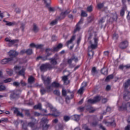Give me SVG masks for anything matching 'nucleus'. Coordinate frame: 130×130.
Listing matches in <instances>:
<instances>
[{"label":"nucleus","mask_w":130,"mask_h":130,"mask_svg":"<svg viewBox=\"0 0 130 130\" xmlns=\"http://www.w3.org/2000/svg\"><path fill=\"white\" fill-rule=\"evenodd\" d=\"M26 53L27 55H31L33 53V51L31 49H28L26 50Z\"/></svg>","instance_id":"nucleus-36"},{"label":"nucleus","mask_w":130,"mask_h":130,"mask_svg":"<svg viewBox=\"0 0 130 130\" xmlns=\"http://www.w3.org/2000/svg\"><path fill=\"white\" fill-rule=\"evenodd\" d=\"M72 99L71 98L69 97V96H66V103H67L68 104L70 103V100Z\"/></svg>","instance_id":"nucleus-61"},{"label":"nucleus","mask_w":130,"mask_h":130,"mask_svg":"<svg viewBox=\"0 0 130 130\" xmlns=\"http://www.w3.org/2000/svg\"><path fill=\"white\" fill-rule=\"evenodd\" d=\"M6 89V86L3 85H0V91H5Z\"/></svg>","instance_id":"nucleus-46"},{"label":"nucleus","mask_w":130,"mask_h":130,"mask_svg":"<svg viewBox=\"0 0 130 130\" xmlns=\"http://www.w3.org/2000/svg\"><path fill=\"white\" fill-rule=\"evenodd\" d=\"M16 24L15 22H9L8 21L7 23H6V25L7 26H14V25Z\"/></svg>","instance_id":"nucleus-37"},{"label":"nucleus","mask_w":130,"mask_h":130,"mask_svg":"<svg viewBox=\"0 0 130 130\" xmlns=\"http://www.w3.org/2000/svg\"><path fill=\"white\" fill-rule=\"evenodd\" d=\"M24 53H26V50H22L20 51L19 54H21V55H23V54H24Z\"/></svg>","instance_id":"nucleus-63"},{"label":"nucleus","mask_w":130,"mask_h":130,"mask_svg":"<svg viewBox=\"0 0 130 130\" xmlns=\"http://www.w3.org/2000/svg\"><path fill=\"white\" fill-rule=\"evenodd\" d=\"M83 92H84V87H82L78 91V93L79 94H83Z\"/></svg>","instance_id":"nucleus-49"},{"label":"nucleus","mask_w":130,"mask_h":130,"mask_svg":"<svg viewBox=\"0 0 130 130\" xmlns=\"http://www.w3.org/2000/svg\"><path fill=\"white\" fill-rule=\"evenodd\" d=\"M20 84L22 87L26 86V83H25V82L23 81V80H21L20 83L17 82V87H19V86H20Z\"/></svg>","instance_id":"nucleus-35"},{"label":"nucleus","mask_w":130,"mask_h":130,"mask_svg":"<svg viewBox=\"0 0 130 130\" xmlns=\"http://www.w3.org/2000/svg\"><path fill=\"white\" fill-rule=\"evenodd\" d=\"M83 128L85 130H91V129H90V128H89V127L88 126H87V125H84L83 126Z\"/></svg>","instance_id":"nucleus-64"},{"label":"nucleus","mask_w":130,"mask_h":130,"mask_svg":"<svg viewBox=\"0 0 130 130\" xmlns=\"http://www.w3.org/2000/svg\"><path fill=\"white\" fill-rule=\"evenodd\" d=\"M94 55V51L92 50V49H88V56L89 59H91L93 58V56Z\"/></svg>","instance_id":"nucleus-25"},{"label":"nucleus","mask_w":130,"mask_h":130,"mask_svg":"<svg viewBox=\"0 0 130 130\" xmlns=\"http://www.w3.org/2000/svg\"><path fill=\"white\" fill-rule=\"evenodd\" d=\"M31 30L34 33H38V32H39V27H38L37 24H33Z\"/></svg>","instance_id":"nucleus-15"},{"label":"nucleus","mask_w":130,"mask_h":130,"mask_svg":"<svg viewBox=\"0 0 130 130\" xmlns=\"http://www.w3.org/2000/svg\"><path fill=\"white\" fill-rule=\"evenodd\" d=\"M73 118L75 121H79V120H80V118H81V115H74L73 116Z\"/></svg>","instance_id":"nucleus-31"},{"label":"nucleus","mask_w":130,"mask_h":130,"mask_svg":"<svg viewBox=\"0 0 130 130\" xmlns=\"http://www.w3.org/2000/svg\"><path fill=\"white\" fill-rule=\"evenodd\" d=\"M45 115V116H47L48 115H52V116H54V117H58V116H59V115H60V112H59V111H57L52 114H49Z\"/></svg>","instance_id":"nucleus-18"},{"label":"nucleus","mask_w":130,"mask_h":130,"mask_svg":"<svg viewBox=\"0 0 130 130\" xmlns=\"http://www.w3.org/2000/svg\"><path fill=\"white\" fill-rule=\"evenodd\" d=\"M46 51V54L47 56H50L51 55V52H52V49L50 48H47L45 50Z\"/></svg>","instance_id":"nucleus-24"},{"label":"nucleus","mask_w":130,"mask_h":130,"mask_svg":"<svg viewBox=\"0 0 130 130\" xmlns=\"http://www.w3.org/2000/svg\"><path fill=\"white\" fill-rule=\"evenodd\" d=\"M124 88L125 89V91H127L126 89L130 87V79L128 80L126 82L123 84Z\"/></svg>","instance_id":"nucleus-23"},{"label":"nucleus","mask_w":130,"mask_h":130,"mask_svg":"<svg viewBox=\"0 0 130 130\" xmlns=\"http://www.w3.org/2000/svg\"><path fill=\"white\" fill-rule=\"evenodd\" d=\"M87 12H89V13H91L93 11V6H90L87 7Z\"/></svg>","instance_id":"nucleus-47"},{"label":"nucleus","mask_w":130,"mask_h":130,"mask_svg":"<svg viewBox=\"0 0 130 130\" xmlns=\"http://www.w3.org/2000/svg\"><path fill=\"white\" fill-rule=\"evenodd\" d=\"M81 16V17H87V16H88V14H87L85 12L82 10Z\"/></svg>","instance_id":"nucleus-51"},{"label":"nucleus","mask_w":130,"mask_h":130,"mask_svg":"<svg viewBox=\"0 0 130 130\" xmlns=\"http://www.w3.org/2000/svg\"><path fill=\"white\" fill-rule=\"evenodd\" d=\"M93 21V17L92 16H89L88 18L87 22L88 23H91Z\"/></svg>","instance_id":"nucleus-57"},{"label":"nucleus","mask_w":130,"mask_h":130,"mask_svg":"<svg viewBox=\"0 0 130 130\" xmlns=\"http://www.w3.org/2000/svg\"><path fill=\"white\" fill-rule=\"evenodd\" d=\"M11 110L13 111L14 114H17V108L16 107H12L11 108Z\"/></svg>","instance_id":"nucleus-58"},{"label":"nucleus","mask_w":130,"mask_h":130,"mask_svg":"<svg viewBox=\"0 0 130 130\" xmlns=\"http://www.w3.org/2000/svg\"><path fill=\"white\" fill-rule=\"evenodd\" d=\"M53 93L56 96H59V95H60V92H59V90H54Z\"/></svg>","instance_id":"nucleus-44"},{"label":"nucleus","mask_w":130,"mask_h":130,"mask_svg":"<svg viewBox=\"0 0 130 130\" xmlns=\"http://www.w3.org/2000/svg\"><path fill=\"white\" fill-rule=\"evenodd\" d=\"M83 22H84V19L83 18H81L80 21L76 25V28L74 31V33H76V32H79V31L81 30V24H83Z\"/></svg>","instance_id":"nucleus-6"},{"label":"nucleus","mask_w":130,"mask_h":130,"mask_svg":"<svg viewBox=\"0 0 130 130\" xmlns=\"http://www.w3.org/2000/svg\"><path fill=\"white\" fill-rule=\"evenodd\" d=\"M98 8L99 10H101L103 7H104V3H100L97 5Z\"/></svg>","instance_id":"nucleus-39"},{"label":"nucleus","mask_w":130,"mask_h":130,"mask_svg":"<svg viewBox=\"0 0 130 130\" xmlns=\"http://www.w3.org/2000/svg\"><path fill=\"white\" fill-rule=\"evenodd\" d=\"M42 79L43 81V83L45 85L46 89L48 92H50L52 89L51 86H50V83H51V78L50 77H42Z\"/></svg>","instance_id":"nucleus-1"},{"label":"nucleus","mask_w":130,"mask_h":130,"mask_svg":"<svg viewBox=\"0 0 130 130\" xmlns=\"http://www.w3.org/2000/svg\"><path fill=\"white\" fill-rule=\"evenodd\" d=\"M68 77H69V75L65 76L63 77L62 78V81H63V82H64V85H68V84H70V81H69V80L68 79Z\"/></svg>","instance_id":"nucleus-22"},{"label":"nucleus","mask_w":130,"mask_h":130,"mask_svg":"<svg viewBox=\"0 0 130 130\" xmlns=\"http://www.w3.org/2000/svg\"><path fill=\"white\" fill-rule=\"evenodd\" d=\"M9 58H11V61L13 64L17 62V51L16 50H11L8 52Z\"/></svg>","instance_id":"nucleus-3"},{"label":"nucleus","mask_w":130,"mask_h":130,"mask_svg":"<svg viewBox=\"0 0 130 130\" xmlns=\"http://www.w3.org/2000/svg\"><path fill=\"white\" fill-rule=\"evenodd\" d=\"M113 39L114 40H117V39H118V35L116 34H114L113 35Z\"/></svg>","instance_id":"nucleus-52"},{"label":"nucleus","mask_w":130,"mask_h":130,"mask_svg":"<svg viewBox=\"0 0 130 130\" xmlns=\"http://www.w3.org/2000/svg\"><path fill=\"white\" fill-rule=\"evenodd\" d=\"M55 66H52L51 64L49 63H46L45 64H42L40 67V70L41 72H45V71H47L48 70H49L50 71L51 70H52V69H55Z\"/></svg>","instance_id":"nucleus-4"},{"label":"nucleus","mask_w":130,"mask_h":130,"mask_svg":"<svg viewBox=\"0 0 130 130\" xmlns=\"http://www.w3.org/2000/svg\"><path fill=\"white\" fill-rule=\"evenodd\" d=\"M91 73L92 75H95V74H98L97 70L96 69V67H93L91 70Z\"/></svg>","instance_id":"nucleus-40"},{"label":"nucleus","mask_w":130,"mask_h":130,"mask_svg":"<svg viewBox=\"0 0 130 130\" xmlns=\"http://www.w3.org/2000/svg\"><path fill=\"white\" fill-rule=\"evenodd\" d=\"M94 42L92 43L91 41H90V46L88 47V50L91 49H96L98 47V38L96 37L94 38Z\"/></svg>","instance_id":"nucleus-5"},{"label":"nucleus","mask_w":130,"mask_h":130,"mask_svg":"<svg viewBox=\"0 0 130 130\" xmlns=\"http://www.w3.org/2000/svg\"><path fill=\"white\" fill-rule=\"evenodd\" d=\"M123 98L125 101H128L130 100V92L128 90H124L123 94Z\"/></svg>","instance_id":"nucleus-10"},{"label":"nucleus","mask_w":130,"mask_h":130,"mask_svg":"<svg viewBox=\"0 0 130 130\" xmlns=\"http://www.w3.org/2000/svg\"><path fill=\"white\" fill-rule=\"evenodd\" d=\"M28 83H29V84H32V83L34 82V78H33V77L31 76L30 77H29L28 79Z\"/></svg>","instance_id":"nucleus-42"},{"label":"nucleus","mask_w":130,"mask_h":130,"mask_svg":"<svg viewBox=\"0 0 130 130\" xmlns=\"http://www.w3.org/2000/svg\"><path fill=\"white\" fill-rule=\"evenodd\" d=\"M63 119L64 121H69L71 119V118L69 116H65L63 117Z\"/></svg>","instance_id":"nucleus-53"},{"label":"nucleus","mask_w":130,"mask_h":130,"mask_svg":"<svg viewBox=\"0 0 130 130\" xmlns=\"http://www.w3.org/2000/svg\"><path fill=\"white\" fill-rule=\"evenodd\" d=\"M25 25L26 24L25 23H21L20 24V29H21L22 32H24V31H25L24 30H25Z\"/></svg>","instance_id":"nucleus-38"},{"label":"nucleus","mask_w":130,"mask_h":130,"mask_svg":"<svg viewBox=\"0 0 130 130\" xmlns=\"http://www.w3.org/2000/svg\"><path fill=\"white\" fill-rule=\"evenodd\" d=\"M118 110L119 111H127V112H130V103L123 102L121 106L119 107Z\"/></svg>","instance_id":"nucleus-2"},{"label":"nucleus","mask_w":130,"mask_h":130,"mask_svg":"<svg viewBox=\"0 0 130 130\" xmlns=\"http://www.w3.org/2000/svg\"><path fill=\"white\" fill-rule=\"evenodd\" d=\"M117 14L116 13L111 14L110 18V22L112 23L115 22V21H117Z\"/></svg>","instance_id":"nucleus-12"},{"label":"nucleus","mask_w":130,"mask_h":130,"mask_svg":"<svg viewBox=\"0 0 130 130\" xmlns=\"http://www.w3.org/2000/svg\"><path fill=\"white\" fill-rule=\"evenodd\" d=\"M44 4L46 8H49L51 1L50 0H44Z\"/></svg>","instance_id":"nucleus-28"},{"label":"nucleus","mask_w":130,"mask_h":130,"mask_svg":"<svg viewBox=\"0 0 130 130\" xmlns=\"http://www.w3.org/2000/svg\"><path fill=\"white\" fill-rule=\"evenodd\" d=\"M103 123H105V124H106L107 126H109V125H111L112 126H113L114 127H115V122H114V120L113 122H107L106 120L103 121Z\"/></svg>","instance_id":"nucleus-17"},{"label":"nucleus","mask_w":130,"mask_h":130,"mask_svg":"<svg viewBox=\"0 0 130 130\" xmlns=\"http://www.w3.org/2000/svg\"><path fill=\"white\" fill-rule=\"evenodd\" d=\"M28 126H30V127H34V125H35V123L33 122H30L28 123Z\"/></svg>","instance_id":"nucleus-50"},{"label":"nucleus","mask_w":130,"mask_h":130,"mask_svg":"<svg viewBox=\"0 0 130 130\" xmlns=\"http://www.w3.org/2000/svg\"><path fill=\"white\" fill-rule=\"evenodd\" d=\"M17 70H21L18 72V75H20V76H25V69L23 67H17Z\"/></svg>","instance_id":"nucleus-16"},{"label":"nucleus","mask_w":130,"mask_h":130,"mask_svg":"<svg viewBox=\"0 0 130 130\" xmlns=\"http://www.w3.org/2000/svg\"><path fill=\"white\" fill-rule=\"evenodd\" d=\"M7 73L9 76H12L13 75V71L8 70L7 71Z\"/></svg>","instance_id":"nucleus-60"},{"label":"nucleus","mask_w":130,"mask_h":130,"mask_svg":"<svg viewBox=\"0 0 130 130\" xmlns=\"http://www.w3.org/2000/svg\"><path fill=\"white\" fill-rule=\"evenodd\" d=\"M43 46H44V45L42 44L36 45V48H37V49H39L40 48H42V47H43Z\"/></svg>","instance_id":"nucleus-56"},{"label":"nucleus","mask_w":130,"mask_h":130,"mask_svg":"<svg viewBox=\"0 0 130 130\" xmlns=\"http://www.w3.org/2000/svg\"><path fill=\"white\" fill-rule=\"evenodd\" d=\"M63 126L62 124H61V123H59L57 125L55 126V128L56 130H61L63 128Z\"/></svg>","instance_id":"nucleus-33"},{"label":"nucleus","mask_w":130,"mask_h":130,"mask_svg":"<svg viewBox=\"0 0 130 130\" xmlns=\"http://www.w3.org/2000/svg\"><path fill=\"white\" fill-rule=\"evenodd\" d=\"M17 116H20V117H24V115H23V113L20 112L18 109L17 110Z\"/></svg>","instance_id":"nucleus-45"},{"label":"nucleus","mask_w":130,"mask_h":130,"mask_svg":"<svg viewBox=\"0 0 130 130\" xmlns=\"http://www.w3.org/2000/svg\"><path fill=\"white\" fill-rule=\"evenodd\" d=\"M127 46H128V42H127V41H123L119 44V47L121 49H124V48H126Z\"/></svg>","instance_id":"nucleus-13"},{"label":"nucleus","mask_w":130,"mask_h":130,"mask_svg":"<svg viewBox=\"0 0 130 130\" xmlns=\"http://www.w3.org/2000/svg\"><path fill=\"white\" fill-rule=\"evenodd\" d=\"M25 115H26L27 116H30V111H29V110H26L25 111Z\"/></svg>","instance_id":"nucleus-62"},{"label":"nucleus","mask_w":130,"mask_h":130,"mask_svg":"<svg viewBox=\"0 0 130 130\" xmlns=\"http://www.w3.org/2000/svg\"><path fill=\"white\" fill-rule=\"evenodd\" d=\"M101 100V97L99 96H95L93 99H89L88 100V102L90 104H95L97 102H99Z\"/></svg>","instance_id":"nucleus-8"},{"label":"nucleus","mask_w":130,"mask_h":130,"mask_svg":"<svg viewBox=\"0 0 130 130\" xmlns=\"http://www.w3.org/2000/svg\"><path fill=\"white\" fill-rule=\"evenodd\" d=\"M71 12H72V11L68 9V10L65 11L64 12H61L60 13V17L58 18V19L59 20L64 19V18H66V16H67V15H69V14H70L71 13Z\"/></svg>","instance_id":"nucleus-9"},{"label":"nucleus","mask_w":130,"mask_h":130,"mask_svg":"<svg viewBox=\"0 0 130 130\" xmlns=\"http://www.w3.org/2000/svg\"><path fill=\"white\" fill-rule=\"evenodd\" d=\"M48 57L49 56H47V55H46L44 56H43L42 60H43V61H45V60H49V59H48Z\"/></svg>","instance_id":"nucleus-54"},{"label":"nucleus","mask_w":130,"mask_h":130,"mask_svg":"<svg viewBox=\"0 0 130 130\" xmlns=\"http://www.w3.org/2000/svg\"><path fill=\"white\" fill-rule=\"evenodd\" d=\"M47 106L48 107H49L51 111H52V112H53V113H54L56 111H57V110H56V109L54 108L52 105H51L50 104H47Z\"/></svg>","instance_id":"nucleus-27"},{"label":"nucleus","mask_w":130,"mask_h":130,"mask_svg":"<svg viewBox=\"0 0 130 130\" xmlns=\"http://www.w3.org/2000/svg\"><path fill=\"white\" fill-rule=\"evenodd\" d=\"M5 41H6V42H8L7 45L9 47H11V46H13L14 44L17 43V40H11L9 38H6L5 39Z\"/></svg>","instance_id":"nucleus-7"},{"label":"nucleus","mask_w":130,"mask_h":130,"mask_svg":"<svg viewBox=\"0 0 130 130\" xmlns=\"http://www.w3.org/2000/svg\"><path fill=\"white\" fill-rule=\"evenodd\" d=\"M34 109H39L40 110H41L42 109L41 104H38V105L34 106Z\"/></svg>","instance_id":"nucleus-34"},{"label":"nucleus","mask_w":130,"mask_h":130,"mask_svg":"<svg viewBox=\"0 0 130 130\" xmlns=\"http://www.w3.org/2000/svg\"><path fill=\"white\" fill-rule=\"evenodd\" d=\"M101 73L103 74V75H105V76H107L108 74V69L106 68H103L101 70Z\"/></svg>","instance_id":"nucleus-26"},{"label":"nucleus","mask_w":130,"mask_h":130,"mask_svg":"<svg viewBox=\"0 0 130 130\" xmlns=\"http://www.w3.org/2000/svg\"><path fill=\"white\" fill-rule=\"evenodd\" d=\"M40 92L42 95H44L46 92H50V91H47V89L46 88H44V87H41Z\"/></svg>","instance_id":"nucleus-32"},{"label":"nucleus","mask_w":130,"mask_h":130,"mask_svg":"<svg viewBox=\"0 0 130 130\" xmlns=\"http://www.w3.org/2000/svg\"><path fill=\"white\" fill-rule=\"evenodd\" d=\"M56 24H57V19H55L50 23V25L51 26H54V25H56Z\"/></svg>","instance_id":"nucleus-43"},{"label":"nucleus","mask_w":130,"mask_h":130,"mask_svg":"<svg viewBox=\"0 0 130 130\" xmlns=\"http://www.w3.org/2000/svg\"><path fill=\"white\" fill-rule=\"evenodd\" d=\"M17 97V93L15 91H12L10 95V98L11 99H15Z\"/></svg>","instance_id":"nucleus-30"},{"label":"nucleus","mask_w":130,"mask_h":130,"mask_svg":"<svg viewBox=\"0 0 130 130\" xmlns=\"http://www.w3.org/2000/svg\"><path fill=\"white\" fill-rule=\"evenodd\" d=\"M126 10V6H124L122 7L120 12V16H121L122 17H123V16L124 15V12Z\"/></svg>","instance_id":"nucleus-29"},{"label":"nucleus","mask_w":130,"mask_h":130,"mask_svg":"<svg viewBox=\"0 0 130 130\" xmlns=\"http://www.w3.org/2000/svg\"><path fill=\"white\" fill-rule=\"evenodd\" d=\"M72 59H73V60H74V61H75V62H77L78 61V60H79L78 59V57H76L75 55H73V56H72Z\"/></svg>","instance_id":"nucleus-59"},{"label":"nucleus","mask_w":130,"mask_h":130,"mask_svg":"<svg viewBox=\"0 0 130 130\" xmlns=\"http://www.w3.org/2000/svg\"><path fill=\"white\" fill-rule=\"evenodd\" d=\"M10 61H12V58H5L2 60L1 63L2 64H6V63H8V62Z\"/></svg>","instance_id":"nucleus-21"},{"label":"nucleus","mask_w":130,"mask_h":130,"mask_svg":"<svg viewBox=\"0 0 130 130\" xmlns=\"http://www.w3.org/2000/svg\"><path fill=\"white\" fill-rule=\"evenodd\" d=\"M113 79V75H110L108 76L107 77V78H106L105 81H109V80H111Z\"/></svg>","instance_id":"nucleus-41"},{"label":"nucleus","mask_w":130,"mask_h":130,"mask_svg":"<svg viewBox=\"0 0 130 130\" xmlns=\"http://www.w3.org/2000/svg\"><path fill=\"white\" fill-rule=\"evenodd\" d=\"M50 86H51L52 87V88L50 90V92H51V91L53 90V88H58V87H59V83L56 82H53Z\"/></svg>","instance_id":"nucleus-19"},{"label":"nucleus","mask_w":130,"mask_h":130,"mask_svg":"<svg viewBox=\"0 0 130 130\" xmlns=\"http://www.w3.org/2000/svg\"><path fill=\"white\" fill-rule=\"evenodd\" d=\"M63 45L62 44H59L57 46L53 47L52 48V51L53 52H57L59 49L62 48Z\"/></svg>","instance_id":"nucleus-11"},{"label":"nucleus","mask_w":130,"mask_h":130,"mask_svg":"<svg viewBox=\"0 0 130 130\" xmlns=\"http://www.w3.org/2000/svg\"><path fill=\"white\" fill-rule=\"evenodd\" d=\"M62 95L64 97L67 96V90H66V89L62 90Z\"/></svg>","instance_id":"nucleus-55"},{"label":"nucleus","mask_w":130,"mask_h":130,"mask_svg":"<svg viewBox=\"0 0 130 130\" xmlns=\"http://www.w3.org/2000/svg\"><path fill=\"white\" fill-rule=\"evenodd\" d=\"M12 81L13 80L11 78H8L4 80V83H11V82H12Z\"/></svg>","instance_id":"nucleus-48"},{"label":"nucleus","mask_w":130,"mask_h":130,"mask_svg":"<svg viewBox=\"0 0 130 130\" xmlns=\"http://www.w3.org/2000/svg\"><path fill=\"white\" fill-rule=\"evenodd\" d=\"M75 39H76V36H72L71 39L67 42L66 44V46L69 47V45H70V44H72V43H73V41H74Z\"/></svg>","instance_id":"nucleus-20"},{"label":"nucleus","mask_w":130,"mask_h":130,"mask_svg":"<svg viewBox=\"0 0 130 130\" xmlns=\"http://www.w3.org/2000/svg\"><path fill=\"white\" fill-rule=\"evenodd\" d=\"M57 59H58V58L55 57L49 58V60L50 61V62L51 63V65H52V67H54V66L57 64V61H56Z\"/></svg>","instance_id":"nucleus-14"}]
</instances>
